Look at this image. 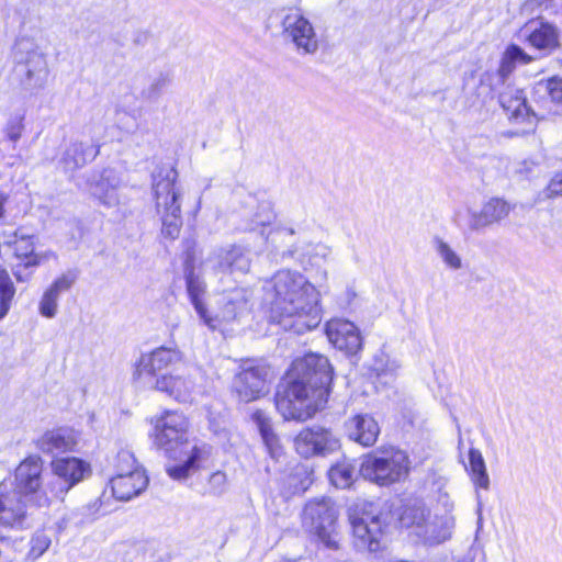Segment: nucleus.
Here are the masks:
<instances>
[{"label":"nucleus","instance_id":"nucleus-45","mask_svg":"<svg viewBox=\"0 0 562 562\" xmlns=\"http://www.w3.org/2000/svg\"><path fill=\"white\" fill-rule=\"evenodd\" d=\"M52 540L44 531H36L30 540V550L27 557L36 560L46 552L49 548Z\"/></svg>","mask_w":562,"mask_h":562},{"label":"nucleus","instance_id":"nucleus-48","mask_svg":"<svg viewBox=\"0 0 562 562\" xmlns=\"http://www.w3.org/2000/svg\"><path fill=\"white\" fill-rule=\"evenodd\" d=\"M15 288L13 282L8 278L0 279V319L3 318L9 310L11 301L14 296Z\"/></svg>","mask_w":562,"mask_h":562},{"label":"nucleus","instance_id":"nucleus-22","mask_svg":"<svg viewBox=\"0 0 562 562\" xmlns=\"http://www.w3.org/2000/svg\"><path fill=\"white\" fill-rule=\"evenodd\" d=\"M77 446L78 435L71 428L48 430L36 440L37 449L52 456L74 451Z\"/></svg>","mask_w":562,"mask_h":562},{"label":"nucleus","instance_id":"nucleus-46","mask_svg":"<svg viewBox=\"0 0 562 562\" xmlns=\"http://www.w3.org/2000/svg\"><path fill=\"white\" fill-rule=\"evenodd\" d=\"M24 117L25 110L20 109L8 119L4 131L10 140H18L22 136Z\"/></svg>","mask_w":562,"mask_h":562},{"label":"nucleus","instance_id":"nucleus-51","mask_svg":"<svg viewBox=\"0 0 562 562\" xmlns=\"http://www.w3.org/2000/svg\"><path fill=\"white\" fill-rule=\"evenodd\" d=\"M547 198L562 196V171L550 181L546 189Z\"/></svg>","mask_w":562,"mask_h":562},{"label":"nucleus","instance_id":"nucleus-13","mask_svg":"<svg viewBox=\"0 0 562 562\" xmlns=\"http://www.w3.org/2000/svg\"><path fill=\"white\" fill-rule=\"evenodd\" d=\"M267 375L268 369L263 366L243 364L233 380V391L238 400L249 403L266 395Z\"/></svg>","mask_w":562,"mask_h":562},{"label":"nucleus","instance_id":"nucleus-40","mask_svg":"<svg viewBox=\"0 0 562 562\" xmlns=\"http://www.w3.org/2000/svg\"><path fill=\"white\" fill-rule=\"evenodd\" d=\"M313 482L312 472L304 465H297L289 476V485L292 494H302Z\"/></svg>","mask_w":562,"mask_h":562},{"label":"nucleus","instance_id":"nucleus-10","mask_svg":"<svg viewBox=\"0 0 562 562\" xmlns=\"http://www.w3.org/2000/svg\"><path fill=\"white\" fill-rule=\"evenodd\" d=\"M43 462L40 457L31 456L23 460L14 472V477L9 479L12 485L32 501L36 507H45L49 504V497L43 488Z\"/></svg>","mask_w":562,"mask_h":562},{"label":"nucleus","instance_id":"nucleus-44","mask_svg":"<svg viewBox=\"0 0 562 562\" xmlns=\"http://www.w3.org/2000/svg\"><path fill=\"white\" fill-rule=\"evenodd\" d=\"M312 250H315L316 254L322 252V255L325 257L327 254V248L322 245H306V247L299 246V245H292L286 250L282 251V258H293L301 263L304 262V257L310 255Z\"/></svg>","mask_w":562,"mask_h":562},{"label":"nucleus","instance_id":"nucleus-20","mask_svg":"<svg viewBox=\"0 0 562 562\" xmlns=\"http://www.w3.org/2000/svg\"><path fill=\"white\" fill-rule=\"evenodd\" d=\"M328 340L348 355L357 353L362 347V338L356 325L346 319H331L326 324Z\"/></svg>","mask_w":562,"mask_h":562},{"label":"nucleus","instance_id":"nucleus-36","mask_svg":"<svg viewBox=\"0 0 562 562\" xmlns=\"http://www.w3.org/2000/svg\"><path fill=\"white\" fill-rule=\"evenodd\" d=\"M172 82V74L169 70L160 71L154 76L140 94L148 102H156Z\"/></svg>","mask_w":562,"mask_h":562},{"label":"nucleus","instance_id":"nucleus-52","mask_svg":"<svg viewBox=\"0 0 562 562\" xmlns=\"http://www.w3.org/2000/svg\"><path fill=\"white\" fill-rule=\"evenodd\" d=\"M294 229L289 227H279L272 233H270L268 239L271 240V243H276L279 239H284L286 237H293Z\"/></svg>","mask_w":562,"mask_h":562},{"label":"nucleus","instance_id":"nucleus-27","mask_svg":"<svg viewBox=\"0 0 562 562\" xmlns=\"http://www.w3.org/2000/svg\"><path fill=\"white\" fill-rule=\"evenodd\" d=\"M99 154L94 143H69L64 150L61 164L66 170L72 171L93 160Z\"/></svg>","mask_w":562,"mask_h":562},{"label":"nucleus","instance_id":"nucleus-31","mask_svg":"<svg viewBox=\"0 0 562 562\" xmlns=\"http://www.w3.org/2000/svg\"><path fill=\"white\" fill-rule=\"evenodd\" d=\"M532 60L522 48L518 45H509L502 57L498 75L503 81L513 72L517 65H527Z\"/></svg>","mask_w":562,"mask_h":562},{"label":"nucleus","instance_id":"nucleus-29","mask_svg":"<svg viewBox=\"0 0 562 562\" xmlns=\"http://www.w3.org/2000/svg\"><path fill=\"white\" fill-rule=\"evenodd\" d=\"M498 100L509 119L524 121L533 116L527 106L526 95L522 90L504 91L499 94Z\"/></svg>","mask_w":562,"mask_h":562},{"label":"nucleus","instance_id":"nucleus-26","mask_svg":"<svg viewBox=\"0 0 562 562\" xmlns=\"http://www.w3.org/2000/svg\"><path fill=\"white\" fill-rule=\"evenodd\" d=\"M75 280L76 277L74 274L65 273L53 282L40 301L38 310L42 316L53 318L56 315L60 294L68 291L75 283Z\"/></svg>","mask_w":562,"mask_h":562},{"label":"nucleus","instance_id":"nucleus-9","mask_svg":"<svg viewBox=\"0 0 562 562\" xmlns=\"http://www.w3.org/2000/svg\"><path fill=\"white\" fill-rule=\"evenodd\" d=\"M203 380L200 368L189 367L182 374L160 375L154 387L179 403H192L203 392Z\"/></svg>","mask_w":562,"mask_h":562},{"label":"nucleus","instance_id":"nucleus-25","mask_svg":"<svg viewBox=\"0 0 562 562\" xmlns=\"http://www.w3.org/2000/svg\"><path fill=\"white\" fill-rule=\"evenodd\" d=\"M527 42L535 48L551 53L559 47V30L547 22L530 23L526 26Z\"/></svg>","mask_w":562,"mask_h":562},{"label":"nucleus","instance_id":"nucleus-41","mask_svg":"<svg viewBox=\"0 0 562 562\" xmlns=\"http://www.w3.org/2000/svg\"><path fill=\"white\" fill-rule=\"evenodd\" d=\"M426 520V509L420 505L405 507L400 516L401 525L406 528L416 526L422 530Z\"/></svg>","mask_w":562,"mask_h":562},{"label":"nucleus","instance_id":"nucleus-15","mask_svg":"<svg viewBox=\"0 0 562 562\" xmlns=\"http://www.w3.org/2000/svg\"><path fill=\"white\" fill-rule=\"evenodd\" d=\"M284 35L303 54H314L318 40L312 23L299 11L288 13L282 22Z\"/></svg>","mask_w":562,"mask_h":562},{"label":"nucleus","instance_id":"nucleus-2","mask_svg":"<svg viewBox=\"0 0 562 562\" xmlns=\"http://www.w3.org/2000/svg\"><path fill=\"white\" fill-rule=\"evenodd\" d=\"M263 289L271 322L285 331L302 335L321 324L319 292L302 273L279 270Z\"/></svg>","mask_w":562,"mask_h":562},{"label":"nucleus","instance_id":"nucleus-30","mask_svg":"<svg viewBox=\"0 0 562 562\" xmlns=\"http://www.w3.org/2000/svg\"><path fill=\"white\" fill-rule=\"evenodd\" d=\"M251 418L259 429L260 436L269 454L272 458H277L281 453V447L279 445V438L272 429L270 418L261 409L255 411Z\"/></svg>","mask_w":562,"mask_h":562},{"label":"nucleus","instance_id":"nucleus-24","mask_svg":"<svg viewBox=\"0 0 562 562\" xmlns=\"http://www.w3.org/2000/svg\"><path fill=\"white\" fill-rule=\"evenodd\" d=\"M147 484L148 477L145 473L114 474L110 480L112 493L120 501H130L139 495L147 487Z\"/></svg>","mask_w":562,"mask_h":562},{"label":"nucleus","instance_id":"nucleus-16","mask_svg":"<svg viewBox=\"0 0 562 562\" xmlns=\"http://www.w3.org/2000/svg\"><path fill=\"white\" fill-rule=\"evenodd\" d=\"M183 360L184 355L178 347L161 346L140 356L136 363L134 376L137 379L143 374L154 376L162 370L182 363Z\"/></svg>","mask_w":562,"mask_h":562},{"label":"nucleus","instance_id":"nucleus-49","mask_svg":"<svg viewBox=\"0 0 562 562\" xmlns=\"http://www.w3.org/2000/svg\"><path fill=\"white\" fill-rule=\"evenodd\" d=\"M227 477L222 471H216L210 475L209 479V491L211 494L220 496L226 490Z\"/></svg>","mask_w":562,"mask_h":562},{"label":"nucleus","instance_id":"nucleus-11","mask_svg":"<svg viewBox=\"0 0 562 562\" xmlns=\"http://www.w3.org/2000/svg\"><path fill=\"white\" fill-rule=\"evenodd\" d=\"M34 506L10 480L0 482V526L23 529L26 526L30 508Z\"/></svg>","mask_w":562,"mask_h":562},{"label":"nucleus","instance_id":"nucleus-47","mask_svg":"<svg viewBox=\"0 0 562 562\" xmlns=\"http://www.w3.org/2000/svg\"><path fill=\"white\" fill-rule=\"evenodd\" d=\"M274 220V213L268 203L258 206V211L251 218L250 223L244 227L247 231H256L260 226H267Z\"/></svg>","mask_w":562,"mask_h":562},{"label":"nucleus","instance_id":"nucleus-38","mask_svg":"<svg viewBox=\"0 0 562 562\" xmlns=\"http://www.w3.org/2000/svg\"><path fill=\"white\" fill-rule=\"evenodd\" d=\"M115 474L132 475L134 473H145L142 470L132 451L122 449L117 452L114 459Z\"/></svg>","mask_w":562,"mask_h":562},{"label":"nucleus","instance_id":"nucleus-4","mask_svg":"<svg viewBox=\"0 0 562 562\" xmlns=\"http://www.w3.org/2000/svg\"><path fill=\"white\" fill-rule=\"evenodd\" d=\"M409 465L411 461L405 451L390 447L364 456L359 474L380 486H387L405 479L408 475Z\"/></svg>","mask_w":562,"mask_h":562},{"label":"nucleus","instance_id":"nucleus-39","mask_svg":"<svg viewBox=\"0 0 562 562\" xmlns=\"http://www.w3.org/2000/svg\"><path fill=\"white\" fill-rule=\"evenodd\" d=\"M535 91L540 95H548L557 106H562V78H551L539 81Z\"/></svg>","mask_w":562,"mask_h":562},{"label":"nucleus","instance_id":"nucleus-43","mask_svg":"<svg viewBox=\"0 0 562 562\" xmlns=\"http://www.w3.org/2000/svg\"><path fill=\"white\" fill-rule=\"evenodd\" d=\"M398 364L395 360H390L389 357L381 352L374 357L372 370L378 378H394Z\"/></svg>","mask_w":562,"mask_h":562},{"label":"nucleus","instance_id":"nucleus-23","mask_svg":"<svg viewBox=\"0 0 562 562\" xmlns=\"http://www.w3.org/2000/svg\"><path fill=\"white\" fill-rule=\"evenodd\" d=\"M346 432L350 440L372 447L380 435V426L371 415L358 414L346 422Z\"/></svg>","mask_w":562,"mask_h":562},{"label":"nucleus","instance_id":"nucleus-34","mask_svg":"<svg viewBox=\"0 0 562 562\" xmlns=\"http://www.w3.org/2000/svg\"><path fill=\"white\" fill-rule=\"evenodd\" d=\"M201 456V448L196 446L192 447L186 461L167 468L168 475L173 480H186L193 471L198 469Z\"/></svg>","mask_w":562,"mask_h":562},{"label":"nucleus","instance_id":"nucleus-19","mask_svg":"<svg viewBox=\"0 0 562 562\" xmlns=\"http://www.w3.org/2000/svg\"><path fill=\"white\" fill-rule=\"evenodd\" d=\"M184 279L187 293L189 299L199 315L200 319L210 328H216V318L209 314V311L204 304V295L206 293V284L202 277L194 271L192 260H186L184 262Z\"/></svg>","mask_w":562,"mask_h":562},{"label":"nucleus","instance_id":"nucleus-7","mask_svg":"<svg viewBox=\"0 0 562 562\" xmlns=\"http://www.w3.org/2000/svg\"><path fill=\"white\" fill-rule=\"evenodd\" d=\"M337 517V508L329 497L314 498L304 507L302 524L306 531L315 535L327 548L336 549L334 532Z\"/></svg>","mask_w":562,"mask_h":562},{"label":"nucleus","instance_id":"nucleus-32","mask_svg":"<svg viewBox=\"0 0 562 562\" xmlns=\"http://www.w3.org/2000/svg\"><path fill=\"white\" fill-rule=\"evenodd\" d=\"M248 300L244 289H235L224 296V304L221 311V317L225 322L235 319L243 311L247 308Z\"/></svg>","mask_w":562,"mask_h":562},{"label":"nucleus","instance_id":"nucleus-5","mask_svg":"<svg viewBox=\"0 0 562 562\" xmlns=\"http://www.w3.org/2000/svg\"><path fill=\"white\" fill-rule=\"evenodd\" d=\"M14 71L24 90L43 89L49 69L46 55L34 38L20 36L14 45Z\"/></svg>","mask_w":562,"mask_h":562},{"label":"nucleus","instance_id":"nucleus-50","mask_svg":"<svg viewBox=\"0 0 562 562\" xmlns=\"http://www.w3.org/2000/svg\"><path fill=\"white\" fill-rule=\"evenodd\" d=\"M116 111H122L135 119L139 114V109L136 106V97L134 94L126 95L123 101L117 103Z\"/></svg>","mask_w":562,"mask_h":562},{"label":"nucleus","instance_id":"nucleus-6","mask_svg":"<svg viewBox=\"0 0 562 562\" xmlns=\"http://www.w3.org/2000/svg\"><path fill=\"white\" fill-rule=\"evenodd\" d=\"M515 209L508 201L493 196L486 200L480 209L468 207L458 213L456 224L464 234H483L487 229L501 225Z\"/></svg>","mask_w":562,"mask_h":562},{"label":"nucleus","instance_id":"nucleus-8","mask_svg":"<svg viewBox=\"0 0 562 562\" xmlns=\"http://www.w3.org/2000/svg\"><path fill=\"white\" fill-rule=\"evenodd\" d=\"M371 504L363 503L349 508V520L359 550L376 552L381 548L384 525Z\"/></svg>","mask_w":562,"mask_h":562},{"label":"nucleus","instance_id":"nucleus-17","mask_svg":"<svg viewBox=\"0 0 562 562\" xmlns=\"http://www.w3.org/2000/svg\"><path fill=\"white\" fill-rule=\"evenodd\" d=\"M189 422L187 417L179 412H166L155 426V442L159 448L170 451L173 445L183 443Z\"/></svg>","mask_w":562,"mask_h":562},{"label":"nucleus","instance_id":"nucleus-35","mask_svg":"<svg viewBox=\"0 0 562 562\" xmlns=\"http://www.w3.org/2000/svg\"><path fill=\"white\" fill-rule=\"evenodd\" d=\"M328 477L338 488H348L356 479V468L348 461L337 462L328 471Z\"/></svg>","mask_w":562,"mask_h":562},{"label":"nucleus","instance_id":"nucleus-55","mask_svg":"<svg viewBox=\"0 0 562 562\" xmlns=\"http://www.w3.org/2000/svg\"><path fill=\"white\" fill-rule=\"evenodd\" d=\"M9 538L3 536L2 532L0 531V542H4V541H8Z\"/></svg>","mask_w":562,"mask_h":562},{"label":"nucleus","instance_id":"nucleus-53","mask_svg":"<svg viewBox=\"0 0 562 562\" xmlns=\"http://www.w3.org/2000/svg\"><path fill=\"white\" fill-rule=\"evenodd\" d=\"M100 504L95 501L81 508L82 516L86 518L85 521H91L94 519L93 514L99 510Z\"/></svg>","mask_w":562,"mask_h":562},{"label":"nucleus","instance_id":"nucleus-3","mask_svg":"<svg viewBox=\"0 0 562 562\" xmlns=\"http://www.w3.org/2000/svg\"><path fill=\"white\" fill-rule=\"evenodd\" d=\"M157 212L161 215L162 234L178 237L182 225L180 192L176 187L177 170L170 165L157 167L151 175Z\"/></svg>","mask_w":562,"mask_h":562},{"label":"nucleus","instance_id":"nucleus-21","mask_svg":"<svg viewBox=\"0 0 562 562\" xmlns=\"http://www.w3.org/2000/svg\"><path fill=\"white\" fill-rule=\"evenodd\" d=\"M88 190L101 204L112 207L120 202L117 189L122 184V179L114 169L105 168L101 175L92 180L88 179Z\"/></svg>","mask_w":562,"mask_h":562},{"label":"nucleus","instance_id":"nucleus-42","mask_svg":"<svg viewBox=\"0 0 562 562\" xmlns=\"http://www.w3.org/2000/svg\"><path fill=\"white\" fill-rule=\"evenodd\" d=\"M13 250L16 257L25 258V267L36 266L38 262L33 257L34 243L31 236H21L13 243Z\"/></svg>","mask_w":562,"mask_h":562},{"label":"nucleus","instance_id":"nucleus-28","mask_svg":"<svg viewBox=\"0 0 562 562\" xmlns=\"http://www.w3.org/2000/svg\"><path fill=\"white\" fill-rule=\"evenodd\" d=\"M454 528V519L452 516L435 517L432 520H426L422 530L417 533L423 537L424 541L430 546L439 544L450 539Z\"/></svg>","mask_w":562,"mask_h":562},{"label":"nucleus","instance_id":"nucleus-33","mask_svg":"<svg viewBox=\"0 0 562 562\" xmlns=\"http://www.w3.org/2000/svg\"><path fill=\"white\" fill-rule=\"evenodd\" d=\"M469 471L473 483L483 488L488 490L490 477L486 471L485 461L481 451L476 448H470L469 450Z\"/></svg>","mask_w":562,"mask_h":562},{"label":"nucleus","instance_id":"nucleus-54","mask_svg":"<svg viewBox=\"0 0 562 562\" xmlns=\"http://www.w3.org/2000/svg\"><path fill=\"white\" fill-rule=\"evenodd\" d=\"M5 195L0 192V218L4 215V203H5Z\"/></svg>","mask_w":562,"mask_h":562},{"label":"nucleus","instance_id":"nucleus-12","mask_svg":"<svg viewBox=\"0 0 562 562\" xmlns=\"http://www.w3.org/2000/svg\"><path fill=\"white\" fill-rule=\"evenodd\" d=\"M54 480L47 483L52 494L63 499L79 482L91 474L90 464L79 458H57L52 461Z\"/></svg>","mask_w":562,"mask_h":562},{"label":"nucleus","instance_id":"nucleus-37","mask_svg":"<svg viewBox=\"0 0 562 562\" xmlns=\"http://www.w3.org/2000/svg\"><path fill=\"white\" fill-rule=\"evenodd\" d=\"M432 245L437 255L440 257L446 267L452 270H459L462 268L461 257L447 241L436 236L432 239Z\"/></svg>","mask_w":562,"mask_h":562},{"label":"nucleus","instance_id":"nucleus-14","mask_svg":"<svg viewBox=\"0 0 562 562\" xmlns=\"http://www.w3.org/2000/svg\"><path fill=\"white\" fill-rule=\"evenodd\" d=\"M294 447L301 457L307 459L337 450L339 440L329 429L317 426L301 430L294 439Z\"/></svg>","mask_w":562,"mask_h":562},{"label":"nucleus","instance_id":"nucleus-1","mask_svg":"<svg viewBox=\"0 0 562 562\" xmlns=\"http://www.w3.org/2000/svg\"><path fill=\"white\" fill-rule=\"evenodd\" d=\"M333 367L318 353H308L292 362L283 383L278 386L274 404L285 420L305 422L327 402Z\"/></svg>","mask_w":562,"mask_h":562},{"label":"nucleus","instance_id":"nucleus-18","mask_svg":"<svg viewBox=\"0 0 562 562\" xmlns=\"http://www.w3.org/2000/svg\"><path fill=\"white\" fill-rule=\"evenodd\" d=\"M207 262L212 269L217 272H240L246 273L250 269L249 251L240 246H229L228 248H220L207 258Z\"/></svg>","mask_w":562,"mask_h":562}]
</instances>
